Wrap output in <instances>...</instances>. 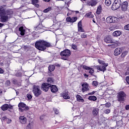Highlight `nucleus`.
<instances>
[{"instance_id":"obj_1","label":"nucleus","mask_w":129,"mask_h":129,"mask_svg":"<svg viewBox=\"0 0 129 129\" xmlns=\"http://www.w3.org/2000/svg\"><path fill=\"white\" fill-rule=\"evenodd\" d=\"M35 47L40 51H45L46 48L52 47V45L49 42L41 40L36 42Z\"/></svg>"},{"instance_id":"obj_2","label":"nucleus","mask_w":129,"mask_h":129,"mask_svg":"<svg viewBox=\"0 0 129 129\" xmlns=\"http://www.w3.org/2000/svg\"><path fill=\"white\" fill-rule=\"evenodd\" d=\"M60 55L61 56V59L62 60H67L69 57L71 55V51L70 50L67 49L64 50L63 51H61L60 53Z\"/></svg>"},{"instance_id":"obj_3","label":"nucleus","mask_w":129,"mask_h":129,"mask_svg":"<svg viewBox=\"0 0 129 129\" xmlns=\"http://www.w3.org/2000/svg\"><path fill=\"white\" fill-rule=\"evenodd\" d=\"M32 92L35 97H38L42 94V91L38 85L33 86Z\"/></svg>"},{"instance_id":"obj_4","label":"nucleus","mask_w":129,"mask_h":129,"mask_svg":"<svg viewBox=\"0 0 129 129\" xmlns=\"http://www.w3.org/2000/svg\"><path fill=\"white\" fill-rule=\"evenodd\" d=\"M121 4L122 2L121 0H115L111 7L112 10L115 11L119 9L121 6Z\"/></svg>"},{"instance_id":"obj_5","label":"nucleus","mask_w":129,"mask_h":129,"mask_svg":"<svg viewBox=\"0 0 129 129\" xmlns=\"http://www.w3.org/2000/svg\"><path fill=\"white\" fill-rule=\"evenodd\" d=\"M117 98L119 102L124 101L126 98V94L123 91H120L118 93Z\"/></svg>"},{"instance_id":"obj_6","label":"nucleus","mask_w":129,"mask_h":129,"mask_svg":"<svg viewBox=\"0 0 129 129\" xmlns=\"http://www.w3.org/2000/svg\"><path fill=\"white\" fill-rule=\"evenodd\" d=\"M19 110H20L21 112H23L24 111H27L29 110L28 106H26V104L24 102H20L18 104Z\"/></svg>"},{"instance_id":"obj_7","label":"nucleus","mask_w":129,"mask_h":129,"mask_svg":"<svg viewBox=\"0 0 129 129\" xmlns=\"http://www.w3.org/2000/svg\"><path fill=\"white\" fill-rule=\"evenodd\" d=\"M50 86L51 84L47 83H43L42 84L41 88L44 92H47L48 91V90L49 89V88H50Z\"/></svg>"},{"instance_id":"obj_8","label":"nucleus","mask_w":129,"mask_h":129,"mask_svg":"<svg viewBox=\"0 0 129 129\" xmlns=\"http://www.w3.org/2000/svg\"><path fill=\"white\" fill-rule=\"evenodd\" d=\"M61 96L65 100H69L70 99V96L68 90H65L63 92H62Z\"/></svg>"},{"instance_id":"obj_9","label":"nucleus","mask_w":129,"mask_h":129,"mask_svg":"<svg viewBox=\"0 0 129 129\" xmlns=\"http://www.w3.org/2000/svg\"><path fill=\"white\" fill-rule=\"evenodd\" d=\"M82 92L83 93H85L86 92H88L89 91V85L88 83H84L82 84Z\"/></svg>"},{"instance_id":"obj_10","label":"nucleus","mask_w":129,"mask_h":129,"mask_svg":"<svg viewBox=\"0 0 129 129\" xmlns=\"http://www.w3.org/2000/svg\"><path fill=\"white\" fill-rule=\"evenodd\" d=\"M121 10L122 11H124V12L126 11L127 10V8H128V2L127 1H125L121 3Z\"/></svg>"},{"instance_id":"obj_11","label":"nucleus","mask_w":129,"mask_h":129,"mask_svg":"<svg viewBox=\"0 0 129 129\" xmlns=\"http://www.w3.org/2000/svg\"><path fill=\"white\" fill-rule=\"evenodd\" d=\"M98 4V2L96 0H89L87 2V5L89 6H95Z\"/></svg>"},{"instance_id":"obj_12","label":"nucleus","mask_w":129,"mask_h":129,"mask_svg":"<svg viewBox=\"0 0 129 129\" xmlns=\"http://www.w3.org/2000/svg\"><path fill=\"white\" fill-rule=\"evenodd\" d=\"M83 69H85V70H89V73L90 74H91V75H93V73H94V69L92 68L89 67L87 66L84 65L83 66Z\"/></svg>"},{"instance_id":"obj_13","label":"nucleus","mask_w":129,"mask_h":129,"mask_svg":"<svg viewBox=\"0 0 129 129\" xmlns=\"http://www.w3.org/2000/svg\"><path fill=\"white\" fill-rule=\"evenodd\" d=\"M78 31L81 32H85L84 29L83 28L82 22L81 20L78 24Z\"/></svg>"},{"instance_id":"obj_14","label":"nucleus","mask_w":129,"mask_h":129,"mask_svg":"<svg viewBox=\"0 0 129 129\" xmlns=\"http://www.w3.org/2000/svg\"><path fill=\"white\" fill-rule=\"evenodd\" d=\"M50 90H51V92L52 93H56L58 90L56 86L54 85H51V86L50 87Z\"/></svg>"},{"instance_id":"obj_15","label":"nucleus","mask_w":129,"mask_h":129,"mask_svg":"<svg viewBox=\"0 0 129 129\" xmlns=\"http://www.w3.org/2000/svg\"><path fill=\"white\" fill-rule=\"evenodd\" d=\"M0 17L1 22L3 23L7 22L8 21L9 17L8 16H6L5 15H1Z\"/></svg>"},{"instance_id":"obj_16","label":"nucleus","mask_w":129,"mask_h":129,"mask_svg":"<svg viewBox=\"0 0 129 129\" xmlns=\"http://www.w3.org/2000/svg\"><path fill=\"white\" fill-rule=\"evenodd\" d=\"M122 49L121 48H117L115 49L114 55L115 56H118L120 55V53H122Z\"/></svg>"},{"instance_id":"obj_17","label":"nucleus","mask_w":129,"mask_h":129,"mask_svg":"<svg viewBox=\"0 0 129 129\" xmlns=\"http://www.w3.org/2000/svg\"><path fill=\"white\" fill-rule=\"evenodd\" d=\"M19 120L22 124H26L27 123V118L24 116H20Z\"/></svg>"},{"instance_id":"obj_18","label":"nucleus","mask_w":129,"mask_h":129,"mask_svg":"<svg viewBox=\"0 0 129 129\" xmlns=\"http://www.w3.org/2000/svg\"><path fill=\"white\" fill-rule=\"evenodd\" d=\"M104 41L107 44H111L112 43V42H113L112 39H111V38L109 36L106 37L104 39Z\"/></svg>"},{"instance_id":"obj_19","label":"nucleus","mask_w":129,"mask_h":129,"mask_svg":"<svg viewBox=\"0 0 129 129\" xmlns=\"http://www.w3.org/2000/svg\"><path fill=\"white\" fill-rule=\"evenodd\" d=\"M106 22L108 24H110L113 22V18L112 16H109L106 18Z\"/></svg>"},{"instance_id":"obj_20","label":"nucleus","mask_w":129,"mask_h":129,"mask_svg":"<svg viewBox=\"0 0 129 129\" xmlns=\"http://www.w3.org/2000/svg\"><path fill=\"white\" fill-rule=\"evenodd\" d=\"M9 109V104H5L4 105H3L1 106V109L3 111H5L8 110Z\"/></svg>"},{"instance_id":"obj_21","label":"nucleus","mask_w":129,"mask_h":129,"mask_svg":"<svg viewBox=\"0 0 129 129\" xmlns=\"http://www.w3.org/2000/svg\"><path fill=\"white\" fill-rule=\"evenodd\" d=\"M2 119L4 121L7 122V124H10L12 122V120L8 118L6 116H3Z\"/></svg>"},{"instance_id":"obj_22","label":"nucleus","mask_w":129,"mask_h":129,"mask_svg":"<svg viewBox=\"0 0 129 129\" xmlns=\"http://www.w3.org/2000/svg\"><path fill=\"white\" fill-rule=\"evenodd\" d=\"M76 98H77V99L78 102H82V103H84V99H83V97H82L81 96H80V95H76Z\"/></svg>"},{"instance_id":"obj_23","label":"nucleus","mask_w":129,"mask_h":129,"mask_svg":"<svg viewBox=\"0 0 129 129\" xmlns=\"http://www.w3.org/2000/svg\"><path fill=\"white\" fill-rule=\"evenodd\" d=\"M19 31L20 32V34L22 36H24L25 33V30L24 29V27L23 26H21L19 29Z\"/></svg>"},{"instance_id":"obj_24","label":"nucleus","mask_w":129,"mask_h":129,"mask_svg":"<svg viewBox=\"0 0 129 129\" xmlns=\"http://www.w3.org/2000/svg\"><path fill=\"white\" fill-rule=\"evenodd\" d=\"M47 82L48 84H54V80L53 78H48Z\"/></svg>"},{"instance_id":"obj_25","label":"nucleus","mask_w":129,"mask_h":129,"mask_svg":"<svg viewBox=\"0 0 129 129\" xmlns=\"http://www.w3.org/2000/svg\"><path fill=\"white\" fill-rule=\"evenodd\" d=\"M99 109L94 108L92 111L93 116H97L98 115V114L99 113Z\"/></svg>"},{"instance_id":"obj_26","label":"nucleus","mask_w":129,"mask_h":129,"mask_svg":"<svg viewBox=\"0 0 129 129\" xmlns=\"http://www.w3.org/2000/svg\"><path fill=\"white\" fill-rule=\"evenodd\" d=\"M85 17L86 18H93L94 16L92 14V12H89L87 13L85 15Z\"/></svg>"},{"instance_id":"obj_27","label":"nucleus","mask_w":129,"mask_h":129,"mask_svg":"<svg viewBox=\"0 0 129 129\" xmlns=\"http://www.w3.org/2000/svg\"><path fill=\"white\" fill-rule=\"evenodd\" d=\"M121 34V32L119 31H116L113 33V36L114 37H119Z\"/></svg>"},{"instance_id":"obj_28","label":"nucleus","mask_w":129,"mask_h":129,"mask_svg":"<svg viewBox=\"0 0 129 129\" xmlns=\"http://www.w3.org/2000/svg\"><path fill=\"white\" fill-rule=\"evenodd\" d=\"M102 6L101 5H100L98 8H97V11H96V13L98 14V15H99L102 12Z\"/></svg>"},{"instance_id":"obj_29","label":"nucleus","mask_w":129,"mask_h":129,"mask_svg":"<svg viewBox=\"0 0 129 129\" xmlns=\"http://www.w3.org/2000/svg\"><path fill=\"white\" fill-rule=\"evenodd\" d=\"M89 101H96L97 97L95 96H90L88 98Z\"/></svg>"},{"instance_id":"obj_30","label":"nucleus","mask_w":129,"mask_h":129,"mask_svg":"<svg viewBox=\"0 0 129 129\" xmlns=\"http://www.w3.org/2000/svg\"><path fill=\"white\" fill-rule=\"evenodd\" d=\"M6 14L5 9L2 7L0 8V16L1 15H5Z\"/></svg>"},{"instance_id":"obj_31","label":"nucleus","mask_w":129,"mask_h":129,"mask_svg":"<svg viewBox=\"0 0 129 129\" xmlns=\"http://www.w3.org/2000/svg\"><path fill=\"white\" fill-rule=\"evenodd\" d=\"M55 69V67L53 65H50L48 67V70L49 72H52Z\"/></svg>"},{"instance_id":"obj_32","label":"nucleus","mask_w":129,"mask_h":129,"mask_svg":"<svg viewBox=\"0 0 129 129\" xmlns=\"http://www.w3.org/2000/svg\"><path fill=\"white\" fill-rule=\"evenodd\" d=\"M93 86H94L95 87H97L98 86L99 83L97 81H94L92 82V83Z\"/></svg>"},{"instance_id":"obj_33","label":"nucleus","mask_w":129,"mask_h":129,"mask_svg":"<svg viewBox=\"0 0 129 129\" xmlns=\"http://www.w3.org/2000/svg\"><path fill=\"white\" fill-rule=\"evenodd\" d=\"M111 2L110 0H106L105 2V4L107 6H109L111 5Z\"/></svg>"},{"instance_id":"obj_34","label":"nucleus","mask_w":129,"mask_h":129,"mask_svg":"<svg viewBox=\"0 0 129 129\" xmlns=\"http://www.w3.org/2000/svg\"><path fill=\"white\" fill-rule=\"evenodd\" d=\"M128 51H125L123 52H122V54H121V57L122 58H124V57H125V56H126L127 54H128Z\"/></svg>"},{"instance_id":"obj_35","label":"nucleus","mask_w":129,"mask_h":129,"mask_svg":"<svg viewBox=\"0 0 129 129\" xmlns=\"http://www.w3.org/2000/svg\"><path fill=\"white\" fill-rule=\"evenodd\" d=\"M68 10L69 11L67 14L68 16H69L71 15L73 13H75L74 11L70 10L69 8H68Z\"/></svg>"},{"instance_id":"obj_36","label":"nucleus","mask_w":129,"mask_h":129,"mask_svg":"<svg viewBox=\"0 0 129 129\" xmlns=\"http://www.w3.org/2000/svg\"><path fill=\"white\" fill-rule=\"evenodd\" d=\"M72 48L73 50H75L76 51L78 49L77 46L76 44H72Z\"/></svg>"},{"instance_id":"obj_37","label":"nucleus","mask_w":129,"mask_h":129,"mask_svg":"<svg viewBox=\"0 0 129 129\" xmlns=\"http://www.w3.org/2000/svg\"><path fill=\"white\" fill-rule=\"evenodd\" d=\"M77 20V17H72L71 18V23H74Z\"/></svg>"},{"instance_id":"obj_38","label":"nucleus","mask_w":129,"mask_h":129,"mask_svg":"<svg viewBox=\"0 0 129 129\" xmlns=\"http://www.w3.org/2000/svg\"><path fill=\"white\" fill-rule=\"evenodd\" d=\"M27 97L28 99V100H31V99L32 98V96L31 95V94L28 93L27 94Z\"/></svg>"},{"instance_id":"obj_39","label":"nucleus","mask_w":129,"mask_h":129,"mask_svg":"<svg viewBox=\"0 0 129 129\" xmlns=\"http://www.w3.org/2000/svg\"><path fill=\"white\" fill-rule=\"evenodd\" d=\"M51 7H49L46 9H45L43 12L44 13H47L48 12H49V11H51Z\"/></svg>"},{"instance_id":"obj_40","label":"nucleus","mask_w":129,"mask_h":129,"mask_svg":"<svg viewBox=\"0 0 129 129\" xmlns=\"http://www.w3.org/2000/svg\"><path fill=\"white\" fill-rule=\"evenodd\" d=\"M81 38L82 39H85V38H87V35L85 33H82L81 36Z\"/></svg>"},{"instance_id":"obj_41","label":"nucleus","mask_w":129,"mask_h":129,"mask_svg":"<svg viewBox=\"0 0 129 129\" xmlns=\"http://www.w3.org/2000/svg\"><path fill=\"white\" fill-rule=\"evenodd\" d=\"M5 84H6V85H7V86H10V85H11L10 81L9 80H7Z\"/></svg>"},{"instance_id":"obj_42","label":"nucleus","mask_w":129,"mask_h":129,"mask_svg":"<svg viewBox=\"0 0 129 129\" xmlns=\"http://www.w3.org/2000/svg\"><path fill=\"white\" fill-rule=\"evenodd\" d=\"M111 112V110L110 109H107L105 110V113L106 114H108Z\"/></svg>"},{"instance_id":"obj_43","label":"nucleus","mask_w":129,"mask_h":129,"mask_svg":"<svg viewBox=\"0 0 129 129\" xmlns=\"http://www.w3.org/2000/svg\"><path fill=\"white\" fill-rule=\"evenodd\" d=\"M113 23H116V22H118V19L117 18H116V17H113Z\"/></svg>"},{"instance_id":"obj_44","label":"nucleus","mask_w":129,"mask_h":129,"mask_svg":"<svg viewBox=\"0 0 129 129\" xmlns=\"http://www.w3.org/2000/svg\"><path fill=\"white\" fill-rule=\"evenodd\" d=\"M38 0H32V4L36 5V4L38 3Z\"/></svg>"},{"instance_id":"obj_45","label":"nucleus","mask_w":129,"mask_h":129,"mask_svg":"<svg viewBox=\"0 0 129 129\" xmlns=\"http://www.w3.org/2000/svg\"><path fill=\"white\" fill-rule=\"evenodd\" d=\"M72 18L71 17H68L66 18V21L68 22H71Z\"/></svg>"},{"instance_id":"obj_46","label":"nucleus","mask_w":129,"mask_h":129,"mask_svg":"<svg viewBox=\"0 0 129 129\" xmlns=\"http://www.w3.org/2000/svg\"><path fill=\"white\" fill-rule=\"evenodd\" d=\"M124 28L125 30L129 31V24L125 25Z\"/></svg>"},{"instance_id":"obj_47","label":"nucleus","mask_w":129,"mask_h":129,"mask_svg":"<svg viewBox=\"0 0 129 129\" xmlns=\"http://www.w3.org/2000/svg\"><path fill=\"white\" fill-rule=\"evenodd\" d=\"M41 29V28H40V25H38L37 27H35V30L36 31H38Z\"/></svg>"},{"instance_id":"obj_48","label":"nucleus","mask_w":129,"mask_h":129,"mask_svg":"<svg viewBox=\"0 0 129 129\" xmlns=\"http://www.w3.org/2000/svg\"><path fill=\"white\" fill-rule=\"evenodd\" d=\"M101 69H102V71L103 72H104V71H106V68L104 66H103L101 68Z\"/></svg>"},{"instance_id":"obj_49","label":"nucleus","mask_w":129,"mask_h":129,"mask_svg":"<svg viewBox=\"0 0 129 129\" xmlns=\"http://www.w3.org/2000/svg\"><path fill=\"white\" fill-rule=\"evenodd\" d=\"M105 106H106V107H107V108H109V107H110V106H111V104H110V103H106V104H105Z\"/></svg>"},{"instance_id":"obj_50","label":"nucleus","mask_w":129,"mask_h":129,"mask_svg":"<svg viewBox=\"0 0 129 129\" xmlns=\"http://www.w3.org/2000/svg\"><path fill=\"white\" fill-rule=\"evenodd\" d=\"M95 92H96V91H93L92 92L89 93L88 95H89H89H93L95 94Z\"/></svg>"},{"instance_id":"obj_51","label":"nucleus","mask_w":129,"mask_h":129,"mask_svg":"<svg viewBox=\"0 0 129 129\" xmlns=\"http://www.w3.org/2000/svg\"><path fill=\"white\" fill-rule=\"evenodd\" d=\"M45 115H42L40 117V119L41 120V121L43 120V119H44V117H45Z\"/></svg>"},{"instance_id":"obj_52","label":"nucleus","mask_w":129,"mask_h":129,"mask_svg":"<svg viewBox=\"0 0 129 129\" xmlns=\"http://www.w3.org/2000/svg\"><path fill=\"white\" fill-rule=\"evenodd\" d=\"M98 62L99 63V64H105V62L103 60H98Z\"/></svg>"},{"instance_id":"obj_53","label":"nucleus","mask_w":129,"mask_h":129,"mask_svg":"<svg viewBox=\"0 0 129 129\" xmlns=\"http://www.w3.org/2000/svg\"><path fill=\"white\" fill-rule=\"evenodd\" d=\"M125 80H126L127 84H129V76H127L126 77Z\"/></svg>"},{"instance_id":"obj_54","label":"nucleus","mask_w":129,"mask_h":129,"mask_svg":"<svg viewBox=\"0 0 129 129\" xmlns=\"http://www.w3.org/2000/svg\"><path fill=\"white\" fill-rule=\"evenodd\" d=\"M97 69L98 70H99V71H102V68H101V67H100L99 66H97Z\"/></svg>"},{"instance_id":"obj_55","label":"nucleus","mask_w":129,"mask_h":129,"mask_svg":"<svg viewBox=\"0 0 129 129\" xmlns=\"http://www.w3.org/2000/svg\"><path fill=\"white\" fill-rule=\"evenodd\" d=\"M54 113L55 114L57 115L59 113V110L58 109L54 110Z\"/></svg>"},{"instance_id":"obj_56","label":"nucleus","mask_w":129,"mask_h":129,"mask_svg":"<svg viewBox=\"0 0 129 129\" xmlns=\"http://www.w3.org/2000/svg\"><path fill=\"white\" fill-rule=\"evenodd\" d=\"M17 82H18L17 80H15V79L14 80H13V84H17Z\"/></svg>"},{"instance_id":"obj_57","label":"nucleus","mask_w":129,"mask_h":129,"mask_svg":"<svg viewBox=\"0 0 129 129\" xmlns=\"http://www.w3.org/2000/svg\"><path fill=\"white\" fill-rule=\"evenodd\" d=\"M4 71L3 69L0 68V74H3L4 73Z\"/></svg>"},{"instance_id":"obj_58","label":"nucleus","mask_w":129,"mask_h":129,"mask_svg":"<svg viewBox=\"0 0 129 129\" xmlns=\"http://www.w3.org/2000/svg\"><path fill=\"white\" fill-rule=\"evenodd\" d=\"M125 109H126V110H129V104L126 105Z\"/></svg>"},{"instance_id":"obj_59","label":"nucleus","mask_w":129,"mask_h":129,"mask_svg":"<svg viewBox=\"0 0 129 129\" xmlns=\"http://www.w3.org/2000/svg\"><path fill=\"white\" fill-rule=\"evenodd\" d=\"M9 109H13V107L12 105H10V106L9 105Z\"/></svg>"},{"instance_id":"obj_60","label":"nucleus","mask_w":129,"mask_h":129,"mask_svg":"<svg viewBox=\"0 0 129 129\" xmlns=\"http://www.w3.org/2000/svg\"><path fill=\"white\" fill-rule=\"evenodd\" d=\"M84 76L85 77H86L87 78H88L89 77V75H87V74H84Z\"/></svg>"},{"instance_id":"obj_61","label":"nucleus","mask_w":129,"mask_h":129,"mask_svg":"<svg viewBox=\"0 0 129 129\" xmlns=\"http://www.w3.org/2000/svg\"><path fill=\"white\" fill-rule=\"evenodd\" d=\"M16 84L18 85V86H21V84L20 82H17Z\"/></svg>"},{"instance_id":"obj_62","label":"nucleus","mask_w":129,"mask_h":129,"mask_svg":"<svg viewBox=\"0 0 129 129\" xmlns=\"http://www.w3.org/2000/svg\"><path fill=\"white\" fill-rule=\"evenodd\" d=\"M104 66L106 68V67H107V66H108V63H105L104 64Z\"/></svg>"},{"instance_id":"obj_63","label":"nucleus","mask_w":129,"mask_h":129,"mask_svg":"<svg viewBox=\"0 0 129 129\" xmlns=\"http://www.w3.org/2000/svg\"><path fill=\"white\" fill-rule=\"evenodd\" d=\"M34 5L37 8H38L39 6V5L38 4H35V5Z\"/></svg>"},{"instance_id":"obj_64","label":"nucleus","mask_w":129,"mask_h":129,"mask_svg":"<svg viewBox=\"0 0 129 129\" xmlns=\"http://www.w3.org/2000/svg\"><path fill=\"white\" fill-rule=\"evenodd\" d=\"M3 25H4V24H2V23H0V27H3Z\"/></svg>"}]
</instances>
